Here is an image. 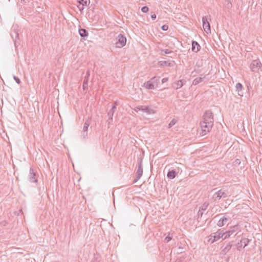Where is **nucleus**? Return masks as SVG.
<instances>
[{"label":"nucleus","instance_id":"nucleus-1","mask_svg":"<svg viewBox=\"0 0 262 262\" xmlns=\"http://www.w3.org/2000/svg\"><path fill=\"white\" fill-rule=\"evenodd\" d=\"M200 122H206L208 124L213 125V114L210 111L205 112Z\"/></svg>","mask_w":262,"mask_h":262},{"label":"nucleus","instance_id":"nucleus-2","mask_svg":"<svg viewBox=\"0 0 262 262\" xmlns=\"http://www.w3.org/2000/svg\"><path fill=\"white\" fill-rule=\"evenodd\" d=\"M227 196L228 194L226 191L220 189L214 193L211 199L214 202H215L220 200L222 198H226L227 197Z\"/></svg>","mask_w":262,"mask_h":262},{"label":"nucleus","instance_id":"nucleus-3","mask_svg":"<svg viewBox=\"0 0 262 262\" xmlns=\"http://www.w3.org/2000/svg\"><path fill=\"white\" fill-rule=\"evenodd\" d=\"M201 132L200 134L202 136L206 135L211 129L213 125L208 124L206 122H200Z\"/></svg>","mask_w":262,"mask_h":262},{"label":"nucleus","instance_id":"nucleus-4","mask_svg":"<svg viewBox=\"0 0 262 262\" xmlns=\"http://www.w3.org/2000/svg\"><path fill=\"white\" fill-rule=\"evenodd\" d=\"M118 41L116 42V47L122 48L124 47L126 43V38L124 35L119 34L117 36Z\"/></svg>","mask_w":262,"mask_h":262},{"label":"nucleus","instance_id":"nucleus-5","mask_svg":"<svg viewBox=\"0 0 262 262\" xmlns=\"http://www.w3.org/2000/svg\"><path fill=\"white\" fill-rule=\"evenodd\" d=\"M262 67V64L258 60H254L250 64V68L253 72H258Z\"/></svg>","mask_w":262,"mask_h":262},{"label":"nucleus","instance_id":"nucleus-6","mask_svg":"<svg viewBox=\"0 0 262 262\" xmlns=\"http://www.w3.org/2000/svg\"><path fill=\"white\" fill-rule=\"evenodd\" d=\"M135 111L136 112H138V111H142L144 112H146L147 114H154L155 113V111L153 109L143 105L137 106L135 108Z\"/></svg>","mask_w":262,"mask_h":262},{"label":"nucleus","instance_id":"nucleus-7","mask_svg":"<svg viewBox=\"0 0 262 262\" xmlns=\"http://www.w3.org/2000/svg\"><path fill=\"white\" fill-rule=\"evenodd\" d=\"M209 18L208 16H205L202 18L203 27L204 31L207 33H209L211 32L210 24L208 21Z\"/></svg>","mask_w":262,"mask_h":262},{"label":"nucleus","instance_id":"nucleus-8","mask_svg":"<svg viewBox=\"0 0 262 262\" xmlns=\"http://www.w3.org/2000/svg\"><path fill=\"white\" fill-rule=\"evenodd\" d=\"M142 159H140L139 166L137 170V177L134 180L133 183H136L141 177L143 174V168L142 167Z\"/></svg>","mask_w":262,"mask_h":262},{"label":"nucleus","instance_id":"nucleus-9","mask_svg":"<svg viewBox=\"0 0 262 262\" xmlns=\"http://www.w3.org/2000/svg\"><path fill=\"white\" fill-rule=\"evenodd\" d=\"M213 234H214L213 235H211L210 239H211L212 237H213V239L211 242V243L216 242L217 240H219L221 237H223V230L220 229L217 231H216L215 233H214Z\"/></svg>","mask_w":262,"mask_h":262},{"label":"nucleus","instance_id":"nucleus-10","mask_svg":"<svg viewBox=\"0 0 262 262\" xmlns=\"http://www.w3.org/2000/svg\"><path fill=\"white\" fill-rule=\"evenodd\" d=\"M116 102L115 103V104L112 106V108L108 111L107 113V116H108L107 122L108 124H110L113 121L114 113L116 110Z\"/></svg>","mask_w":262,"mask_h":262},{"label":"nucleus","instance_id":"nucleus-11","mask_svg":"<svg viewBox=\"0 0 262 262\" xmlns=\"http://www.w3.org/2000/svg\"><path fill=\"white\" fill-rule=\"evenodd\" d=\"M29 179L31 182H37V181L36 173L34 172L32 168H30L29 174Z\"/></svg>","mask_w":262,"mask_h":262},{"label":"nucleus","instance_id":"nucleus-12","mask_svg":"<svg viewBox=\"0 0 262 262\" xmlns=\"http://www.w3.org/2000/svg\"><path fill=\"white\" fill-rule=\"evenodd\" d=\"M90 120L89 119H87L84 124V125L83 127V129H82L83 136L84 137H86L88 135L87 130H88L89 126H90Z\"/></svg>","mask_w":262,"mask_h":262},{"label":"nucleus","instance_id":"nucleus-13","mask_svg":"<svg viewBox=\"0 0 262 262\" xmlns=\"http://www.w3.org/2000/svg\"><path fill=\"white\" fill-rule=\"evenodd\" d=\"M206 78V75L201 74L199 77H197L193 80L192 84L193 85H197L198 84L202 82Z\"/></svg>","mask_w":262,"mask_h":262},{"label":"nucleus","instance_id":"nucleus-14","mask_svg":"<svg viewBox=\"0 0 262 262\" xmlns=\"http://www.w3.org/2000/svg\"><path fill=\"white\" fill-rule=\"evenodd\" d=\"M236 91H237V94L240 96H243L244 95V93L242 91L243 85L240 83H237L235 86Z\"/></svg>","mask_w":262,"mask_h":262},{"label":"nucleus","instance_id":"nucleus-15","mask_svg":"<svg viewBox=\"0 0 262 262\" xmlns=\"http://www.w3.org/2000/svg\"><path fill=\"white\" fill-rule=\"evenodd\" d=\"M150 82L152 83V84L155 86V87L156 88L160 81V77H154L151 78L150 80Z\"/></svg>","mask_w":262,"mask_h":262},{"label":"nucleus","instance_id":"nucleus-16","mask_svg":"<svg viewBox=\"0 0 262 262\" xmlns=\"http://www.w3.org/2000/svg\"><path fill=\"white\" fill-rule=\"evenodd\" d=\"M228 221V218L226 217H223L217 222V225L219 227L223 226Z\"/></svg>","mask_w":262,"mask_h":262},{"label":"nucleus","instance_id":"nucleus-17","mask_svg":"<svg viewBox=\"0 0 262 262\" xmlns=\"http://www.w3.org/2000/svg\"><path fill=\"white\" fill-rule=\"evenodd\" d=\"M200 49V46L199 44L195 41H193L192 42V50L194 52H197Z\"/></svg>","mask_w":262,"mask_h":262},{"label":"nucleus","instance_id":"nucleus-18","mask_svg":"<svg viewBox=\"0 0 262 262\" xmlns=\"http://www.w3.org/2000/svg\"><path fill=\"white\" fill-rule=\"evenodd\" d=\"M144 85L145 88H146L147 89L152 90L156 89L155 86L152 84V83L150 82V80L145 82Z\"/></svg>","mask_w":262,"mask_h":262},{"label":"nucleus","instance_id":"nucleus-19","mask_svg":"<svg viewBox=\"0 0 262 262\" xmlns=\"http://www.w3.org/2000/svg\"><path fill=\"white\" fill-rule=\"evenodd\" d=\"M231 247L232 245L230 243L227 244L226 246L222 249V253L224 254L227 253L231 249Z\"/></svg>","mask_w":262,"mask_h":262},{"label":"nucleus","instance_id":"nucleus-20","mask_svg":"<svg viewBox=\"0 0 262 262\" xmlns=\"http://www.w3.org/2000/svg\"><path fill=\"white\" fill-rule=\"evenodd\" d=\"M78 31H79V35L82 37H84L88 35V32L84 29H79Z\"/></svg>","mask_w":262,"mask_h":262},{"label":"nucleus","instance_id":"nucleus-21","mask_svg":"<svg viewBox=\"0 0 262 262\" xmlns=\"http://www.w3.org/2000/svg\"><path fill=\"white\" fill-rule=\"evenodd\" d=\"M176 176V172L174 170H172L169 171L167 174V177L169 179H172L175 178Z\"/></svg>","mask_w":262,"mask_h":262},{"label":"nucleus","instance_id":"nucleus-22","mask_svg":"<svg viewBox=\"0 0 262 262\" xmlns=\"http://www.w3.org/2000/svg\"><path fill=\"white\" fill-rule=\"evenodd\" d=\"M183 86V82L182 80L178 81L173 85V88L176 89H178L181 88Z\"/></svg>","mask_w":262,"mask_h":262},{"label":"nucleus","instance_id":"nucleus-23","mask_svg":"<svg viewBox=\"0 0 262 262\" xmlns=\"http://www.w3.org/2000/svg\"><path fill=\"white\" fill-rule=\"evenodd\" d=\"M88 81L89 79H88V77H84V79L83 83V89L84 90H88Z\"/></svg>","mask_w":262,"mask_h":262},{"label":"nucleus","instance_id":"nucleus-24","mask_svg":"<svg viewBox=\"0 0 262 262\" xmlns=\"http://www.w3.org/2000/svg\"><path fill=\"white\" fill-rule=\"evenodd\" d=\"M238 229V228L237 226L235 225L233 226L229 231L228 232L229 234L231 235L233 234L234 232H235L236 231H237Z\"/></svg>","mask_w":262,"mask_h":262},{"label":"nucleus","instance_id":"nucleus-25","mask_svg":"<svg viewBox=\"0 0 262 262\" xmlns=\"http://www.w3.org/2000/svg\"><path fill=\"white\" fill-rule=\"evenodd\" d=\"M79 3L82 5V9L84 6H86L90 3V0H78Z\"/></svg>","mask_w":262,"mask_h":262},{"label":"nucleus","instance_id":"nucleus-26","mask_svg":"<svg viewBox=\"0 0 262 262\" xmlns=\"http://www.w3.org/2000/svg\"><path fill=\"white\" fill-rule=\"evenodd\" d=\"M241 246H243L244 245V247H245L246 246H247L249 243V239L248 238H243L241 240Z\"/></svg>","mask_w":262,"mask_h":262},{"label":"nucleus","instance_id":"nucleus-27","mask_svg":"<svg viewBox=\"0 0 262 262\" xmlns=\"http://www.w3.org/2000/svg\"><path fill=\"white\" fill-rule=\"evenodd\" d=\"M161 66H170V63L168 61H161L160 62Z\"/></svg>","mask_w":262,"mask_h":262},{"label":"nucleus","instance_id":"nucleus-28","mask_svg":"<svg viewBox=\"0 0 262 262\" xmlns=\"http://www.w3.org/2000/svg\"><path fill=\"white\" fill-rule=\"evenodd\" d=\"M177 122V120H175L174 119H172L170 122V123H169L168 124V127L169 128H170L172 126H173Z\"/></svg>","mask_w":262,"mask_h":262},{"label":"nucleus","instance_id":"nucleus-29","mask_svg":"<svg viewBox=\"0 0 262 262\" xmlns=\"http://www.w3.org/2000/svg\"><path fill=\"white\" fill-rule=\"evenodd\" d=\"M230 236H231V235L228 232V231H226V232H224L223 231L224 239H226V238L230 237Z\"/></svg>","mask_w":262,"mask_h":262},{"label":"nucleus","instance_id":"nucleus-30","mask_svg":"<svg viewBox=\"0 0 262 262\" xmlns=\"http://www.w3.org/2000/svg\"><path fill=\"white\" fill-rule=\"evenodd\" d=\"M172 239V236H170V233L165 238V242L166 243L169 242Z\"/></svg>","mask_w":262,"mask_h":262},{"label":"nucleus","instance_id":"nucleus-31","mask_svg":"<svg viewBox=\"0 0 262 262\" xmlns=\"http://www.w3.org/2000/svg\"><path fill=\"white\" fill-rule=\"evenodd\" d=\"M148 10H149V9L147 6H144L141 9V11L143 13H147L148 11Z\"/></svg>","mask_w":262,"mask_h":262},{"label":"nucleus","instance_id":"nucleus-32","mask_svg":"<svg viewBox=\"0 0 262 262\" xmlns=\"http://www.w3.org/2000/svg\"><path fill=\"white\" fill-rule=\"evenodd\" d=\"M208 206V203H204L203 205L201 207L202 210H205L207 209Z\"/></svg>","mask_w":262,"mask_h":262},{"label":"nucleus","instance_id":"nucleus-33","mask_svg":"<svg viewBox=\"0 0 262 262\" xmlns=\"http://www.w3.org/2000/svg\"><path fill=\"white\" fill-rule=\"evenodd\" d=\"M13 78L17 83L20 84L21 83V81L19 78L15 76H13Z\"/></svg>","mask_w":262,"mask_h":262},{"label":"nucleus","instance_id":"nucleus-34","mask_svg":"<svg viewBox=\"0 0 262 262\" xmlns=\"http://www.w3.org/2000/svg\"><path fill=\"white\" fill-rule=\"evenodd\" d=\"M161 29L163 30V31H166L168 30V26L166 25H164L162 26L161 27Z\"/></svg>","mask_w":262,"mask_h":262},{"label":"nucleus","instance_id":"nucleus-35","mask_svg":"<svg viewBox=\"0 0 262 262\" xmlns=\"http://www.w3.org/2000/svg\"><path fill=\"white\" fill-rule=\"evenodd\" d=\"M162 51L164 52L165 54H169L171 52V51H169L168 49H165V50H162Z\"/></svg>","mask_w":262,"mask_h":262},{"label":"nucleus","instance_id":"nucleus-36","mask_svg":"<svg viewBox=\"0 0 262 262\" xmlns=\"http://www.w3.org/2000/svg\"><path fill=\"white\" fill-rule=\"evenodd\" d=\"M168 78H163L162 79V82L163 83H165L166 82H167L168 81Z\"/></svg>","mask_w":262,"mask_h":262},{"label":"nucleus","instance_id":"nucleus-37","mask_svg":"<svg viewBox=\"0 0 262 262\" xmlns=\"http://www.w3.org/2000/svg\"><path fill=\"white\" fill-rule=\"evenodd\" d=\"M90 75V70H88L87 72H86V76H85V77H88V79H89Z\"/></svg>","mask_w":262,"mask_h":262},{"label":"nucleus","instance_id":"nucleus-38","mask_svg":"<svg viewBox=\"0 0 262 262\" xmlns=\"http://www.w3.org/2000/svg\"><path fill=\"white\" fill-rule=\"evenodd\" d=\"M151 18H152V20H154L156 19V15L155 14H153L151 15Z\"/></svg>","mask_w":262,"mask_h":262},{"label":"nucleus","instance_id":"nucleus-39","mask_svg":"<svg viewBox=\"0 0 262 262\" xmlns=\"http://www.w3.org/2000/svg\"><path fill=\"white\" fill-rule=\"evenodd\" d=\"M215 190V189H213L211 191H214Z\"/></svg>","mask_w":262,"mask_h":262}]
</instances>
